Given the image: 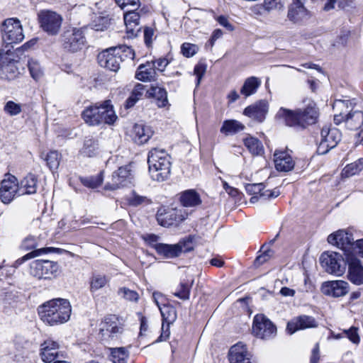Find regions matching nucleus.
<instances>
[{
    "mask_svg": "<svg viewBox=\"0 0 363 363\" xmlns=\"http://www.w3.org/2000/svg\"><path fill=\"white\" fill-rule=\"evenodd\" d=\"M38 311L44 323L55 325L63 324L69 320L72 307L67 299L55 298L40 306Z\"/></svg>",
    "mask_w": 363,
    "mask_h": 363,
    "instance_id": "nucleus-1",
    "label": "nucleus"
},
{
    "mask_svg": "<svg viewBox=\"0 0 363 363\" xmlns=\"http://www.w3.org/2000/svg\"><path fill=\"white\" fill-rule=\"evenodd\" d=\"M277 116L288 126L304 128L306 125H311L316 122L318 113L315 104H310L303 110L291 111L281 108Z\"/></svg>",
    "mask_w": 363,
    "mask_h": 363,
    "instance_id": "nucleus-2",
    "label": "nucleus"
},
{
    "mask_svg": "<svg viewBox=\"0 0 363 363\" xmlns=\"http://www.w3.org/2000/svg\"><path fill=\"white\" fill-rule=\"evenodd\" d=\"M82 116L86 123L90 125H97L101 123L112 125L118 118L110 100L96 103L86 108L83 111Z\"/></svg>",
    "mask_w": 363,
    "mask_h": 363,
    "instance_id": "nucleus-3",
    "label": "nucleus"
},
{
    "mask_svg": "<svg viewBox=\"0 0 363 363\" xmlns=\"http://www.w3.org/2000/svg\"><path fill=\"white\" fill-rule=\"evenodd\" d=\"M149 172L153 180L163 182L170 174V157L164 149L152 148L148 154Z\"/></svg>",
    "mask_w": 363,
    "mask_h": 363,
    "instance_id": "nucleus-4",
    "label": "nucleus"
},
{
    "mask_svg": "<svg viewBox=\"0 0 363 363\" xmlns=\"http://www.w3.org/2000/svg\"><path fill=\"white\" fill-rule=\"evenodd\" d=\"M30 274L38 280H52L61 273V267L57 262L49 259H36L30 264Z\"/></svg>",
    "mask_w": 363,
    "mask_h": 363,
    "instance_id": "nucleus-5",
    "label": "nucleus"
},
{
    "mask_svg": "<svg viewBox=\"0 0 363 363\" xmlns=\"http://www.w3.org/2000/svg\"><path fill=\"white\" fill-rule=\"evenodd\" d=\"M123 333V324L115 315L106 316L99 325V335L102 340L106 342H118Z\"/></svg>",
    "mask_w": 363,
    "mask_h": 363,
    "instance_id": "nucleus-6",
    "label": "nucleus"
},
{
    "mask_svg": "<svg viewBox=\"0 0 363 363\" xmlns=\"http://www.w3.org/2000/svg\"><path fill=\"white\" fill-rule=\"evenodd\" d=\"M153 248L157 255L165 259L177 257L182 253H186L194 249L192 239L190 238L181 240L178 243L174 245L164 243H155Z\"/></svg>",
    "mask_w": 363,
    "mask_h": 363,
    "instance_id": "nucleus-7",
    "label": "nucleus"
},
{
    "mask_svg": "<svg viewBox=\"0 0 363 363\" xmlns=\"http://www.w3.org/2000/svg\"><path fill=\"white\" fill-rule=\"evenodd\" d=\"M38 20L40 28L49 35L59 33L63 22L62 16L51 10H41L38 13Z\"/></svg>",
    "mask_w": 363,
    "mask_h": 363,
    "instance_id": "nucleus-8",
    "label": "nucleus"
},
{
    "mask_svg": "<svg viewBox=\"0 0 363 363\" xmlns=\"http://www.w3.org/2000/svg\"><path fill=\"white\" fill-rule=\"evenodd\" d=\"M1 33L3 40L9 45L20 43L24 39L22 25L16 18L4 20L1 25Z\"/></svg>",
    "mask_w": 363,
    "mask_h": 363,
    "instance_id": "nucleus-9",
    "label": "nucleus"
},
{
    "mask_svg": "<svg viewBox=\"0 0 363 363\" xmlns=\"http://www.w3.org/2000/svg\"><path fill=\"white\" fill-rule=\"evenodd\" d=\"M320 262L327 272L336 276L342 275L346 270V261L337 252L323 253Z\"/></svg>",
    "mask_w": 363,
    "mask_h": 363,
    "instance_id": "nucleus-10",
    "label": "nucleus"
},
{
    "mask_svg": "<svg viewBox=\"0 0 363 363\" xmlns=\"http://www.w3.org/2000/svg\"><path fill=\"white\" fill-rule=\"evenodd\" d=\"M320 137L317 152L319 155H325L337 146L341 140L342 134L336 128L324 126L321 130Z\"/></svg>",
    "mask_w": 363,
    "mask_h": 363,
    "instance_id": "nucleus-11",
    "label": "nucleus"
},
{
    "mask_svg": "<svg viewBox=\"0 0 363 363\" xmlns=\"http://www.w3.org/2000/svg\"><path fill=\"white\" fill-rule=\"evenodd\" d=\"M85 41V36L80 28H69L65 30L62 35L64 49L72 52H76L82 50Z\"/></svg>",
    "mask_w": 363,
    "mask_h": 363,
    "instance_id": "nucleus-12",
    "label": "nucleus"
},
{
    "mask_svg": "<svg viewBox=\"0 0 363 363\" xmlns=\"http://www.w3.org/2000/svg\"><path fill=\"white\" fill-rule=\"evenodd\" d=\"M252 332L259 338L269 340L276 336L277 328L266 316L258 314L254 318Z\"/></svg>",
    "mask_w": 363,
    "mask_h": 363,
    "instance_id": "nucleus-13",
    "label": "nucleus"
},
{
    "mask_svg": "<svg viewBox=\"0 0 363 363\" xmlns=\"http://www.w3.org/2000/svg\"><path fill=\"white\" fill-rule=\"evenodd\" d=\"M120 48L112 47L108 48L98 55L99 64L110 71L116 72L119 69L123 57L120 55Z\"/></svg>",
    "mask_w": 363,
    "mask_h": 363,
    "instance_id": "nucleus-14",
    "label": "nucleus"
},
{
    "mask_svg": "<svg viewBox=\"0 0 363 363\" xmlns=\"http://www.w3.org/2000/svg\"><path fill=\"white\" fill-rule=\"evenodd\" d=\"M312 17V13L304 6L303 0H294L288 8L287 18L294 24L303 25Z\"/></svg>",
    "mask_w": 363,
    "mask_h": 363,
    "instance_id": "nucleus-15",
    "label": "nucleus"
},
{
    "mask_svg": "<svg viewBox=\"0 0 363 363\" xmlns=\"http://www.w3.org/2000/svg\"><path fill=\"white\" fill-rule=\"evenodd\" d=\"M16 196H19L18 182L16 177L9 174L1 182L0 199L4 203H9Z\"/></svg>",
    "mask_w": 363,
    "mask_h": 363,
    "instance_id": "nucleus-16",
    "label": "nucleus"
},
{
    "mask_svg": "<svg viewBox=\"0 0 363 363\" xmlns=\"http://www.w3.org/2000/svg\"><path fill=\"white\" fill-rule=\"evenodd\" d=\"M132 179L131 169L129 165L121 167L111 176V181L107 182L106 190H116L130 182Z\"/></svg>",
    "mask_w": 363,
    "mask_h": 363,
    "instance_id": "nucleus-17",
    "label": "nucleus"
},
{
    "mask_svg": "<svg viewBox=\"0 0 363 363\" xmlns=\"http://www.w3.org/2000/svg\"><path fill=\"white\" fill-rule=\"evenodd\" d=\"M185 214L182 209L171 208L164 210V212L159 211L157 213V220L160 225L164 227H169L186 219Z\"/></svg>",
    "mask_w": 363,
    "mask_h": 363,
    "instance_id": "nucleus-18",
    "label": "nucleus"
},
{
    "mask_svg": "<svg viewBox=\"0 0 363 363\" xmlns=\"http://www.w3.org/2000/svg\"><path fill=\"white\" fill-rule=\"evenodd\" d=\"M330 244L336 245L345 252H349L354 247V238L351 233L344 230H338L328 237Z\"/></svg>",
    "mask_w": 363,
    "mask_h": 363,
    "instance_id": "nucleus-19",
    "label": "nucleus"
},
{
    "mask_svg": "<svg viewBox=\"0 0 363 363\" xmlns=\"http://www.w3.org/2000/svg\"><path fill=\"white\" fill-rule=\"evenodd\" d=\"M283 0H263L262 4H257L250 8V11L255 16H264L272 11H279L284 9Z\"/></svg>",
    "mask_w": 363,
    "mask_h": 363,
    "instance_id": "nucleus-20",
    "label": "nucleus"
},
{
    "mask_svg": "<svg viewBox=\"0 0 363 363\" xmlns=\"http://www.w3.org/2000/svg\"><path fill=\"white\" fill-rule=\"evenodd\" d=\"M316 327H318V322L313 316L301 315L290 320L287 324L286 329L290 334H293L299 330Z\"/></svg>",
    "mask_w": 363,
    "mask_h": 363,
    "instance_id": "nucleus-21",
    "label": "nucleus"
},
{
    "mask_svg": "<svg viewBox=\"0 0 363 363\" xmlns=\"http://www.w3.org/2000/svg\"><path fill=\"white\" fill-rule=\"evenodd\" d=\"M321 289L325 295L340 297L348 293L349 284L342 280L329 281L323 284Z\"/></svg>",
    "mask_w": 363,
    "mask_h": 363,
    "instance_id": "nucleus-22",
    "label": "nucleus"
},
{
    "mask_svg": "<svg viewBox=\"0 0 363 363\" xmlns=\"http://www.w3.org/2000/svg\"><path fill=\"white\" fill-rule=\"evenodd\" d=\"M269 105L267 101L260 100L244 109L243 114L259 123L265 119Z\"/></svg>",
    "mask_w": 363,
    "mask_h": 363,
    "instance_id": "nucleus-23",
    "label": "nucleus"
},
{
    "mask_svg": "<svg viewBox=\"0 0 363 363\" xmlns=\"http://www.w3.org/2000/svg\"><path fill=\"white\" fill-rule=\"evenodd\" d=\"M345 127L351 130H359L357 137L359 143L363 145V111H354L347 114Z\"/></svg>",
    "mask_w": 363,
    "mask_h": 363,
    "instance_id": "nucleus-24",
    "label": "nucleus"
},
{
    "mask_svg": "<svg viewBox=\"0 0 363 363\" xmlns=\"http://www.w3.org/2000/svg\"><path fill=\"white\" fill-rule=\"evenodd\" d=\"M40 357L45 363H51L60 357V345L51 339L44 341L40 345Z\"/></svg>",
    "mask_w": 363,
    "mask_h": 363,
    "instance_id": "nucleus-25",
    "label": "nucleus"
},
{
    "mask_svg": "<svg viewBox=\"0 0 363 363\" xmlns=\"http://www.w3.org/2000/svg\"><path fill=\"white\" fill-rule=\"evenodd\" d=\"M228 359L230 363H255L251 361L246 345L238 342L230 349Z\"/></svg>",
    "mask_w": 363,
    "mask_h": 363,
    "instance_id": "nucleus-26",
    "label": "nucleus"
},
{
    "mask_svg": "<svg viewBox=\"0 0 363 363\" xmlns=\"http://www.w3.org/2000/svg\"><path fill=\"white\" fill-rule=\"evenodd\" d=\"M246 191L251 195H259L260 198L269 199L277 198L280 194L278 188L272 190L265 189L264 183L247 184L245 185Z\"/></svg>",
    "mask_w": 363,
    "mask_h": 363,
    "instance_id": "nucleus-27",
    "label": "nucleus"
},
{
    "mask_svg": "<svg viewBox=\"0 0 363 363\" xmlns=\"http://www.w3.org/2000/svg\"><path fill=\"white\" fill-rule=\"evenodd\" d=\"M153 135L152 128L144 123H135L132 130V137L134 142L138 145L147 143Z\"/></svg>",
    "mask_w": 363,
    "mask_h": 363,
    "instance_id": "nucleus-28",
    "label": "nucleus"
},
{
    "mask_svg": "<svg viewBox=\"0 0 363 363\" xmlns=\"http://www.w3.org/2000/svg\"><path fill=\"white\" fill-rule=\"evenodd\" d=\"M38 189V177L28 173L18 183L19 196L34 194Z\"/></svg>",
    "mask_w": 363,
    "mask_h": 363,
    "instance_id": "nucleus-29",
    "label": "nucleus"
},
{
    "mask_svg": "<svg viewBox=\"0 0 363 363\" xmlns=\"http://www.w3.org/2000/svg\"><path fill=\"white\" fill-rule=\"evenodd\" d=\"M275 167L280 172H288L294 167V162L291 155L286 151H276L274 154Z\"/></svg>",
    "mask_w": 363,
    "mask_h": 363,
    "instance_id": "nucleus-30",
    "label": "nucleus"
},
{
    "mask_svg": "<svg viewBox=\"0 0 363 363\" xmlns=\"http://www.w3.org/2000/svg\"><path fill=\"white\" fill-rule=\"evenodd\" d=\"M155 64L150 62L140 65L135 73V78L143 82L153 81L155 79Z\"/></svg>",
    "mask_w": 363,
    "mask_h": 363,
    "instance_id": "nucleus-31",
    "label": "nucleus"
},
{
    "mask_svg": "<svg viewBox=\"0 0 363 363\" xmlns=\"http://www.w3.org/2000/svg\"><path fill=\"white\" fill-rule=\"evenodd\" d=\"M348 279L356 285L363 284V267L359 260L354 259L349 263Z\"/></svg>",
    "mask_w": 363,
    "mask_h": 363,
    "instance_id": "nucleus-32",
    "label": "nucleus"
},
{
    "mask_svg": "<svg viewBox=\"0 0 363 363\" xmlns=\"http://www.w3.org/2000/svg\"><path fill=\"white\" fill-rule=\"evenodd\" d=\"M62 250L60 248L52 247H42L39 248L38 250H32L31 252H28L26 255L23 256L22 257L18 259L14 262L13 267H18L20 265H21L23 262L39 257L43 254H48V253H52V252H57L59 253Z\"/></svg>",
    "mask_w": 363,
    "mask_h": 363,
    "instance_id": "nucleus-33",
    "label": "nucleus"
},
{
    "mask_svg": "<svg viewBox=\"0 0 363 363\" xmlns=\"http://www.w3.org/2000/svg\"><path fill=\"white\" fill-rule=\"evenodd\" d=\"M147 97H153L157 101L159 108H164L169 105L167 91L161 87L152 86L146 91Z\"/></svg>",
    "mask_w": 363,
    "mask_h": 363,
    "instance_id": "nucleus-34",
    "label": "nucleus"
},
{
    "mask_svg": "<svg viewBox=\"0 0 363 363\" xmlns=\"http://www.w3.org/2000/svg\"><path fill=\"white\" fill-rule=\"evenodd\" d=\"M180 201L185 207H194L201 203L199 194L193 189L183 192L180 196Z\"/></svg>",
    "mask_w": 363,
    "mask_h": 363,
    "instance_id": "nucleus-35",
    "label": "nucleus"
},
{
    "mask_svg": "<svg viewBox=\"0 0 363 363\" xmlns=\"http://www.w3.org/2000/svg\"><path fill=\"white\" fill-rule=\"evenodd\" d=\"M145 91V86L138 83L133 89L130 96L126 99L124 104L125 108L128 109L133 107L135 104L143 98Z\"/></svg>",
    "mask_w": 363,
    "mask_h": 363,
    "instance_id": "nucleus-36",
    "label": "nucleus"
},
{
    "mask_svg": "<svg viewBox=\"0 0 363 363\" xmlns=\"http://www.w3.org/2000/svg\"><path fill=\"white\" fill-rule=\"evenodd\" d=\"M261 85V80L255 77L247 78L240 89V93L245 97L254 94Z\"/></svg>",
    "mask_w": 363,
    "mask_h": 363,
    "instance_id": "nucleus-37",
    "label": "nucleus"
},
{
    "mask_svg": "<svg viewBox=\"0 0 363 363\" xmlns=\"http://www.w3.org/2000/svg\"><path fill=\"white\" fill-rule=\"evenodd\" d=\"M245 125L236 120H226L220 128V132L226 135H233L245 129Z\"/></svg>",
    "mask_w": 363,
    "mask_h": 363,
    "instance_id": "nucleus-38",
    "label": "nucleus"
},
{
    "mask_svg": "<svg viewBox=\"0 0 363 363\" xmlns=\"http://www.w3.org/2000/svg\"><path fill=\"white\" fill-rule=\"evenodd\" d=\"M84 157H93L99 154L98 141L94 138H86L80 151Z\"/></svg>",
    "mask_w": 363,
    "mask_h": 363,
    "instance_id": "nucleus-39",
    "label": "nucleus"
},
{
    "mask_svg": "<svg viewBox=\"0 0 363 363\" xmlns=\"http://www.w3.org/2000/svg\"><path fill=\"white\" fill-rule=\"evenodd\" d=\"M363 169V158L347 164L342 172L344 177H350L359 174Z\"/></svg>",
    "mask_w": 363,
    "mask_h": 363,
    "instance_id": "nucleus-40",
    "label": "nucleus"
},
{
    "mask_svg": "<svg viewBox=\"0 0 363 363\" xmlns=\"http://www.w3.org/2000/svg\"><path fill=\"white\" fill-rule=\"evenodd\" d=\"M159 309L163 318V323L169 325L176 320L177 316V311L173 306L163 304V306L160 307Z\"/></svg>",
    "mask_w": 363,
    "mask_h": 363,
    "instance_id": "nucleus-41",
    "label": "nucleus"
},
{
    "mask_svg": "<svg viewBox=\"0 0 363 363\" xmlns=\"http://www.w3.org/2000/svg\"><path fill=\"white\" fill-rule=\"evenodd\" d=\"M111 357L113 363H127L128 351L123 347L111 348Z\"/></svg>",
    "mask_w": 363,
    "mask_h": 363,
    "instance_id": "nucleus-42",
    "label": "nucleus"
},
{
    "mask_svg": "<svg viewBox=\"0 0 363 363\" xmlns=\"http://www.w3.org/2000/svg\"><path fill=\"white\" fill-rule=\"evenodd\" d=\"M244 144L249 151L254 155H258L263 151L262 143L253 137H247L244 140Z\"/></svg>",
    "mask_w": 363,
    "mask_h": 363,
    "instance_id": "nucleus-43",
    "label": "nucleus"
},
{
    "mask_svg": "<svg viewBox=\"0 0 363 363\" xmlns=\"http://www.w3.org/2000/svg\"><path fill=\"white\" fill-rule=\"evenodd\" d=\"M108 282V279L105 275H93L90 279V291L91 292H96L104 287Z\"/></svg>",
    "mask_w": 363,
    "mask_h": 363,
    "instance_id": "nucleus-44",
    "label": "nucleus"
},
{
    "mask_svg": "<svg viewBox=\"0 0 363 363\" xmlns=\"http://www.w3.org/2000/svg\"><path fill=\"white\" fill-rule=\"evenodd\" d=\"M48 167L52 169H57L60 165L61 155L56 150L50 151L45 157Z\"/></svg>",
    "mask_w": 363,
    "mask_h": 363,
    "instance_id": "nucleus-45",
    "label": "nucleus"
},
{
    "mask_svg": "<svg viewBox=\"0 0 363 363\" xmlns=\"http://www.w3.org/2000/svg\"><path fill=\"white\" fill-rule=\"evenodd\" d=\"M103 179V172H100L96 176H91L80 179L81 182L83 184V185L91 189H95L99 186L102 184Z\"/></svg>",
    "mask_w": 363,
    "mask_h": 363,
    "instance_id": "nucleus-46",
    "label": "nucleus"
},
{
    "mask_svg": "<svg viewBox=\"0 0 363 363\" xmlns=\"http://www.w3.org/2000/svg\"><path fill=\"white\" fill-rule=\"evenodd\" d=\"M194 283V280L191 281V284L187 283H181L179 285V290L174 293V295L182 300H189L190 297V291L191 285Z\"/></svg>",
    "mask_w": 363,
    "mask_h": 363,
    "instance_id": "nucleus-47",
    "label": "nucleus"
},
{
    "mask_svg": "<svg viewBox=\"0 0 363 363\" xmlns=\"http://www.w3.org/2000/svg\"><path fill=\"white\" fill-rule=\"evenodd\" d=\"M4 111L11 116L18 115L22 111V106L13 101H7L4 107Z\"/></svg>",
    "mask_w": 363,
    "mask_h": 363,
    "instance_id": "nucleus-48",
    "label": "nucleus"
},
{
    "mask_svg": "<svg viewBox=\"0 0 363 363\" xmlns=\"http://www.w3.org/2000/svg\"><path fill=\"white\" fill-rule=\"evenodd\" d=\"M38 246V239L35 236L28 235L25 238L21 245V249L23 250H31Z\"/></svg>",
    "mask_w": 363,
    "mask_h": 363,
    "instance_id": "nucleus-49",
    "label": "nucleus"
},
{
    "mask_svg": "<svg viewBox=\"0 0 363 363\" xmlns=\"http://www.w3.org/2000/svg\"><path fill=\"white\" fill-rule=\"evenodd\" d=\"M118 294L129 301L136 302L139 298V294L135 291L130 290L126 287L119 289Z\"/></svg>",
    "mask_w": 363,
    "mask_h": 363,
    "instance_id": "nucleus-50",
    "label": "nucleus"
},
{
    "mask_svg": "<svg viewBox=\"0 0 363 363\" xmlns=\"http://www.w3.org/2000/svg\"><path fill=\"white\" fill-rule=\"evenodd\" d=\"M28 69L32 77L35 80H38L43 75L41 67L37 61L30 60L28 62Z\"/></svg>",
    "mask_w": 363,
    "mask_h": 363,
    "instance_id": "nucleus-51",
    "label": "nucleus"
},
{
    "mask_svg": "<svg viewBox=\"0 0 363 363\" xmlns=\"http://www.w3.org/2000/svg\"><path fill=\"white\" fill-rule=\"evenodd\" d=\"M137 9H129L124 13V22L128 23H137L139 25L140 14L136 11Z\"/></svg>",
    "mask_w": 363,
    "mask_h": 363,
    "instance_id": "nucleus-52",
    "label": "nucleus"
},
{
    "mask_svg": "<svg viewBox=\"0 0 363 363\" xmlns=\"http://www.w3.org/2000/svg\"><path fill=\"white\" fill-rule=\"evenodd\" d=\"M198 47L191 43H184L182 45L181 52L182 55L186 57L194 56L198 52Z\"/></svg>",
    "mask_w": 363,
    "mask_h": 363,
    "instance_id": "nucleus-53",
    "label": "nucleus"
},
{
    "mask_svg": "<svg viewBox=\"0 0 363 363\" xmlns=\"http://www.w3.org/2000/svg\"><path fill=\"white\" fill-rule=\"evenodd\" d=\"M129 204L133 206H138L143 203H148L149 199L146 196H140L135 191H133L128 199Z\"/></svg>",
    "mask_w": 363,
    "mask_h": 363,
    "instance_id": "nucleus-54",
    "label": "nucleus"
},
{
    "mask_svg": "<svg viewBox=\"0 0 363 363\" xmlns=\"http://www.w3.org/2000/svg\"><path fill=\"white\" fill-rule=\"evenodd\" d=\"M115 1L122 9L127 7H130V9H138L140 5V0H115Z\"/></svg>",
    "mask_w": 363,
    "mask_h": 363,
    "instance_id": "nucleus-55",
    "label": "nucleus"
},
{
    "mask_svg": "<svg viewBox=\"0 0 363 363\" xmlns=\"http://www.w3.org/2000/svg\"><path fill=\"white\" fill-rule=\"evenodd\" d=\"M116 48H120V55L123 57V61L125 59H130L133 60L135 57V52L134 50L128 46L126 45H121L118 47H116Z\"/></svg>",
    "mask_w": 363,
    "mask_h": 363,
    "instance_id": "nucleus-56",
    "label": "nucleus"
},
{
    "mask_svg": "<svg viewBox=\"0 0 363 363\" xmlns=\"http://www.w3.org/2000/svg\"><path fill=\"white\" fill-rule=\"evenodd\" d=\"M343 333L348 337V339L353 343L358 344L359 342L360 339L357 333V328L352 327L348 330H345Z\"/></svg>",
    "mask_w": 363,
    "mask_h": 363,
    "instance_id": "nucleus-57",
    "label": "nucleus"
},
{
    "mask_svg": "<svg viewBox=\"0 0 363 363\" xmlns=\"http://www.w3.org/2000/svg\"><path fill=\"white\" fill-rule=\"evenodd\" d=\"M273 251L269 250V249H267V250H265L262 254H261L260 255H259L255 260V264L257 266L259 265H261L262 264H264V262H266L267 261H268L270 257H272L273 256Z\"/></svg>",
    "mask_w": 363,
    "mask_h": 363,
    "instance_id": "nucleus-58",
    "label": "nucleus"
},
{
    "mask_svg": "<svg viewBox=\"0 0 363 363\" xmlns=\"http://www.w3.org/2000/svg\"><path fill=\"white\" fill-rule=\"evenodd\" d=\"M126 26V32L128 38H133L137 36L138 32L140 30V27L137 23H125Z\"/></svg>",
    "mask_w": 363,
    "mask_h": 363,
    "instance_id": "nucleus-59",
    "label": "nucleus"
},
{
    "mask_svg": "<svg viewBox=\"0 0 363 363\" xmlns=\"http://www.w3.org/2000/svg\"><path fill=\"white\" fill-rule=\"evenodd\" d=\"M206 67L204 65L199 64L195 66L194 72L197 77V85L200 84L201 79L206 72Z\"/></svg>",
    "mask_w": 363,
    "mask_h": 363,
    "instance_id": "nucleus-60",
    "label": "nucleus"
},
{
    "mask_svg": "<svg viewBox=\"0 0 363 363\" xmlns=\"http://www.w3.org/2000/svg\"><path fill=\"white\" fill-rule=\"evenodd\" d=\"M154 36V30L151 28H145L144 30V40L147 46H150Z\"/></svg>",
    "mask_w": 363,
    "mask_h": 363,
    "instance_id": "nucleus-61",
    "label": "nucleus"
},
{
    "mask_svg": "<svg viewBox=\"0 0 363 363\" xmlns=\"http://www.w3.org/2000/svg\"><path fill=\"white\" fill-rule=\"evenodd\" d=\"M152 62L155 64V70L157 69L160 72L164 71L169 63L168 60L165 58H160Z\"/></svg>",
    "mask_w": 363,
    "mask_h": 363,
    "instance_id": "nucleus-62",
    "label": "nucleus"
},
{
    "mask_svg": "<svg viewBox=\"0 0 363 363\" xmlns=\"http://www.w3.org/2000/svg\"><path fill=\"white\" fill-rule=\"evenodd\" d=\"M218 22L223 26V27L226 28L229 30H233L234 27L230 24L228 20V18L223 16H220L218 19Z\"/></svg>",
    "mask_w": 363,
    "mask_h": 363,
    "instance_id": "nucleus-63",
    "label": "nucleus"
},
{
    "mask_svg": "<svg viewBox=\"0 0 363 363\" xmlns=\"http://www.w3.org/2000/svg\"><path fill=\"white\" fill-rule=\"evenodd\" d=\"M356 250V252L363 257V239L357 240L355 245H354V247Z\"/></svg>",
    "mask_w": 363,
    "mask_h": 363,
    "instance_id": "nucleus-64",
    "label": "nucleus"
}]
</instances>
